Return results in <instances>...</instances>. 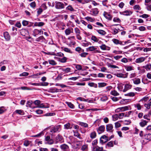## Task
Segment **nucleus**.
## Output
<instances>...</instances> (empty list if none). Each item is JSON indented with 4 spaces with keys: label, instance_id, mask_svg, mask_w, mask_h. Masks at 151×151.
<instances>
[{
    "label": "nucleus",
    "instance_id": "3c124183",
    "mask_svg": "<svg viewBox=\"0 0 151 151\" xmlns=\"http://www.w3.org/2000/svg\"><path fill=\"white\" fill-rule=\"evenodd\" d=\"M151 106V101H150L149 103L147 104H145V106L147 109H150V108Z\"/></svg>",
    "mask_w": 151,
    "mask_h": 151
},
{
    "label": "nucleus",
    "instance_id": "9b49d317",
    "mask_svg": "<svg viewBox=\"0 0 151 151\" xmlns=\"http://www.w3.org/2000/svg\"><path fill=\"white\" fill-rule=\"evenodd\" d=\"M132 13V12L129 10H126L123 12H120V14H121L127 16L131 15Z\"/></svg>",
    "mask_w": 151,
    "mask_h": 151
},
{
    "label": "nucleus",
    "instance_id": "2eb2a0df",
    "mask_svg": "<svg viewBox=\"0 0 151 151\" xmlns=\"http://www.w3.org/2000/svg\"><path fill=\"white\" fill-rule=\"evenodd\" d=\"M146 58L145 57H141L137 59L135 61L136 63H140L144 62Z\"/></svg>",
    "mask_w": 151,
    "mask_h": 151
},
{
    "label": "nucleus",
    "instance_id": "a19ab883",
    "mask_svg": "<svg viewBox=\"0 0 151 151\" xmlns=\"http://www.w3.org/2000/svg\"><path fill=\"white\" fill-rule=\"evenodd\" d=\"M48 61L50 64L52 65H55L57 64L53 60H49Z\"/></svg>",
    "mask_w": 151,
    "mask_h": 151
},
{
    "label": "nucleus",
    "instance_id": "37998d69",
    "mask_svg": "<svg viewBox=\"0 0 151 151\" xmlns=\"http://www.w3.org/2000/svg\"><path fill=\"white\" fill-rule=\"evenodd\" d=\"M74 135L75 137H76L77 138H79L80 139H82V138L81 137L80 134L78 132H75Z\"/></svg>",
    "mask_w": 151,
    "mask_h": 151
},
{
    "label": "nucleus",
    "instance_id": "864d4df0",
    "mask_svg": "<svg viewBox=\"0 0 151 151\" xmlns=\"http://www.w3.org/2000/svg\"><path fill=\"white\" fill-rule=\"evenodd\" d=\"M132 111H129L125 113L124 117H129L132 113Z\"/></svg>",
    "mask_w": 151,
    "mask_h": 151
},
{
    "label": "nucleus",
    "instance_id": "aec40b11",
    "mask_svg": "<svg viewBox=\"0 0 151 151\" xmlns=\"http://www.w3.org/2000/svg\"><path fill=\"white\" fill-rule=\"evenodd\" d=\"M132 80L133 81V83L134 84L138 85L141 83L140 79L139 78H135L132 79Z\"/></svg>",
    "mask_w": 151,
    "mask_h": 151
},
{
    "label": "nucleus",
    "instance_id": "a18cd8bd",
    "mask_svg": "<svg viewBox=\"0 0 151 151\" xmlns=\"http://www.w3.org/2000/svg\"><path fill=\"white\" fill-rule=\"evenodd\" d=\"M41 102L39 100H36L33 102V103L35 105H37V106H38Z\"/></svg>",
    "mask_w": 151,
    "mask_h": 151
},
{
    "label": "nucleus",
    "instance_id": "7c9ffc66",
    "mask_svg": "<svg viewBox=\"0 0 151 151\" xmlns=\"http://www.w3.org/2000/svg\"><path fill=\"white\" fill-rule=\"evenodd\" d=\"M98 87L99 88H101L106 86L107 85V83L104 82L99 83H98Z\"/></svg>",
    "mask_w": 151,
    "mask_h": 151
},
{
    "label": "nucleus",
    "instance_id": "c9c22d12",
    "mask_svg": "<svg viewBox=\"0 0 151 151\" xmlns=\"http://www.w3.org/2000/svg\"><path fill=\"white\" fill-rule=\"evenodd\" d=\"M66 103L68 105V106L70 108H74V106L71 103L68 102H66Z\"/></svg>",
    "mask_w": 151,
    "mask_h": 151
},
{
    "label": "nucleus",
    "instance_id": "b1692460",
    "mask_svg": "<svg viewBox=\"0 0 151 151\" xmlns=\"http://www.w3.org/2000/svg\"><path fill=\"white\" fill-rule=\"evenodd\" d=\"M90 136L92 139L95 138L96 136V132L93 131L91 132L90 135Z\"/></svg>",
    "mask_w": 151,
    "mask_h": 151
},
{
    "label": "nucleus",
    "instance_id": "f704fd0d",
    "mask_svg": "<svg viewBox=\"0 0 151 151\" xmlns=\"http://www.w3.org/2000/svg\"><path fill=\"white\" fill-rule=\"evenodd\" d=\"M81 150L83 151H88V146L87 145H84L82 146Z\"/></svg>",
    "mask_w": 151,
    "mask_h": 151
},
{
    "label": "nucleus",
    "instance_id": "dca6fc26",
    "mask_svg": "<svg viewBox=\"0 0 151 151\" xmlns=\"http://www.w3.org/2000/svg\"><path fill=\"white\" fill-rule=\"evenodd\" d=\"M103 150V147H100L98 146H93L92 151H101Z\"/></svg>",
    "mask_w": 151,
    "mask_h": 151
},
{
    "label": "nucleus",
    "instance_id": "ea45409f",
    "mask_svg": "<svg viewBox=\"0 0 151 151\" xmlns=\"http://www.w3.org/2000/svg\"><path fill=\"white\" fill-rule=\"evenodd\" d=\"M108 99V97L106 96H104L101 98V100L102 101H105Z\"/></svg>",
    "mask_w": 151,
    "mask_h": 151
},
{
    "label": "nucleus",
    "instance_id": "69168bd1",
    "mask_svg": "<svg viewBox=\"0 0 151 151\" xmlns=\"http://www.w3.org/2000/svg\"><path fill=\"white\" fill-rule=\"evenodd\" d=\"M30 142L29 141L26 140L24 142V145L26 147L28 146Z\"/></svg>",
    "mask_w": 151,
    "mask_h": 151
},
{
    "label": "nucleus",
    "instance_id": "c756f323",
    "mask_svg": "<svg viewBox=\"0 0 151 151\" xmlns=\"http://www.w3.org/2000/svg\"><path fill=\"white\" fill-rule=\"evenodd\" d=\"M111 94L115 96H117L119 95V93L115 90L112 91L110 92Z\"/></svg>",
    "mask_w": 151,
    "mask_h": 151
},
{
    "label": "nucleus",
    "instance_id": "8fccbe9b",
    "mask_svg": "<svg viewBox=\"0 0 151 151\" xmlns=\"http://www.w3.org/2000/svg\"><path fill=\"white\" fill-rule=\"evenodd\" d=\"M91 39L95 42H98L99 40V39L94 36H92L91 37Z\"/></svg>",
    "mask_w": 151,
    "mask_h": 151
},
{
    "label": "nucleus",
    "instance_id": "7ed1b4c3",
    "mask_svg": "<svg viewBox=\"0 0 151 151\" xmlns=\"http://www.w3.org/2000/svg\"><path fill=\"white\" fill-rule=\"evenodd\" d=\"M60 149L63 151H70L69 146L65 144H63L60 146Z\"/></svg>",
    "mask_w": 151,
    "mask_h": 151
},
{
    "label": "nucleus",
    "instance_id": "2f4dec72",
    "mask_svg": "<svg viewBox=\"0 0 151 151\" xmlns=\"http://www.w3.org/2000/svg\"><path fill=\"white\" fill-rule=\"evenodd\" d=\"M62 49H63L65 51V52L70 53H72V52L71 51V50L69 49L66 47H61Z\"/></svg>",
    "mask_w": 151,
    "mask_h": 151
},
{
    "label": "nucleus",
    "instance_id": "a878e982",
    "mask_svg": "<svg viewBox=\"0 0 151 151\" xmlns=\"http://www.w3.org/2000/svg\"><path fill=\"white\" fill-rule=\"evenodd\" d=\"M49 107V106H46L45 105L43 104H40L38 106H37L35 107V108H48Z\"/></svg>",
    "mask_w": 151,
    "mask_h": 151
},
{
    "label": "nucleus",
    "instance_id": "6e6d98bb",
    "mask_svg": "<svg viewBox=\"0 0 151 151\" xmlns=\"http://www.w3.org/2000/svg\"><path fill=\"white\" fill-rule=\"evenodd\" d=\"M119 122H121V121H119V122L115 123V128H118L121 127V125L120 124Z\"/></svg>",
    "mask_w": 151,
    "mask_h": 151
},
{
    "label": "nucleus",
    "instance_id": "6e6552de",
    "mask_svg": "<svg viewBox=\"0 0 151 151\" xmlns=\"http://www.w3.org/2000/svg\"><path fill=\"white\" fill-rule=\"evenodd\" d=\"M41 32H42V34L43 33V32L41 29L39 30L37 29H35L33 31L32 35L35 37H36L38 34H41Z\"/></svg>",
    "mask_w": 151,
    "mask_h": 151
},
{
    "label": "nucleus",
    "instance_id": "0eeeda50",
    "mask_svg": "<svg viewBox=\"0 0 151 151\" xmlns=\"http://www.w3.org/2000/svg\"><path fill=\"white\" fill-rule=\"evenodd\" d=\"M20 32L21 35L24 36H27L29 34L28 31L25 29H22L20 30Z\"/></svg>",
    "mask_w": 151,
    "mask_h": 151
},
{
    "label": "nucleus",
    "instance_id": "4be33fe9",
    "mask_svg": "<svg viewBox=\"0 0 151 151\" xmlns=\"http://www.w3.org/2000/svg\"><path fill=\"white\" fill-rule=\"evenodd\" d=\"M44 25V23L43 22H36L34 24V26L42 27Z\"/></svg>",
    "mask_w": 151,
    "mask_h": 151
},
{
    "label": "nucleus",
    "instance_id": "393cba45",
    "mask_svg": "<svg viewBox=\"0 0 151 151\" xmlns=\"http://www.w3.org/2000/svg\"><path fill=\"white\" fill-rule=\"evenodd\" d=\"M56 139L57 142H62L63 140L62 137L58 134L56 137Z\"/></svg>",
    "mask_w": 151,
    "mask_h": 151
},
{
    "label": "nucleus",
    "instance_id": "6ab92c4d",
    "mask_svg": "<svg viewBox=\"0 0 151 151\" xmlns=\"http://www.w3.org/2000/svg\"><path fill=\"white\" fill-rule=\"evenodd\" d=\"M144 139L148 141H150L151 140V134L150 133L145 134L144 135Z\"/></svg>",
    "mask_w": 151,
    "mask_h": 151
},
{
    "label": "nucleus",
    "instance_id": "4c0bfd02",
    "mask_svg": "<svg viewBox=\"0 0 151 151\" xmlns=\"http://www.w3.org/2000/svg\"><path fill=\"white\" fill-rule=\"evenodd\" d=\"M71 70V68H62V69L63 71L65 72L66 73L70 72Z\"/></svg>",
    "mask_w": 151,
    "mask_h": 151
},
{
    "label": "nucleus",
    "instance_id": "603ef678",
    "mask_svg": "<svg viewBox=\"0 0 151 151\" xmlns=\"http://www.w3.org/2000/svg\"><path fill=\"white\" fill-rule=\"evenodd\" d=\"M107 146L109 147H111L113 146V142L111 141L108 142L107 144Z\"/></svg>",
    "mask_w": 151,
    "mask_h": 151
},
{
    "label": "nucleus",
    "instance_id": "c03bdc74",
    "mask_svg": "<svg viewBox=\"0 0 151 151\" xmlns=\"http://www.w3.org/2000/svg\"><path fill=\"white\" fill-rule=\"evenodd\" d=\"M79 124L81 126H83L84 127H88V124L85 123L81 122H80Z\"/></svg>",
    "mask_w": 151,
    "mask_h": 151
},
{
    "label": "nucleus",
    "instance_id": "bb28decb",
    "mask_svg": "<svg viewBox=\"0 0 151 151\" xmlns=\"http://www.w3.org/2000/svg\"><path fill=\"white\" fill-rule=\"evenodd\" d=\"M143 68H145L147 71L150 70L151 69V64H147L145 65L144 66Z\"/></svg>",
    "mask_w": 151,
    "mask_h": 151
},
{
    "label": "nucleus",
    "instance_id": "c85d7f7f",
    "mask_svg": "<svg viewBox=\"0 0 151 151\" xmlns=\"http://www.w3.org/2000/svg\"><path fill=\"white\" fill-rule=\"evenodd\" d=\"M97 32L99 34L103 35H105L106 34V32L104 30H97Z\"/></svg>",
    "mask_w": 151,
    "mask_h": 151
},
{
    "label": "nucleus",
    "instance_id": "f257e3e1",
    "mask_svg": "<svg viewBox=\"0 0 151 151\" xmlns=\"http://www.w3.org/2000/svg\"><path fill=\"white\" fill-rule=\"evenodd\" d=\"M61 130L60 125H57L54 127L51 128L50 129V132L51 133H55L59 132Z\"/></svg>",
    "mask_w": 151,
    "mask_h": 151
},
{
    "label": "nucleus",
    "instance_id": "f3484780",
    "mask_svg": "<svg viewBox=\"0 0 151 151\" xmlns=\"http://www.w3.org/2000/svg\"><path fill=\"white\" fill-rule=\"evenodd\" d=\"M148 122V121L143 119H142L141 120V122L139 123V124L141 127H143L145 125H147Z\"/></svg>",
    "mask_w": 151,
    "mask_h": 151
},
{
    "label": "nucleus",
    "instance_id": "39448f33",
    "mask_svg": "<svg viewBox=\"0 0 151 151\" xmlns=\"http://www.w3.org/2000/svg\"><path fill=\"white\" fill-rule=\"evenodd\" d=\"M108 141V137L105 135H104L102 136L100 138V142L101 143H103L106 142Z\"/></svg>",
    "mask_w": 151,
    "mask_h": 151
},
{
    "label": "nucleus",
    "instance_id": "338daca9",
    "mask_svg": "<svg viewBox=\"0 0 151 151\" xmlns=\"http://www.w3.org/2000/svg\"><path fill=\"white\" fill-rule=\"evenodd\" d=\"M150 115L148 114L145 115L143 116L144 119H147L148 121H150V119L148 118L150 117Z\"/></svg>",
    "mask_w": 151,
    "mask_h": 151
},
{
    "label": "nucleus",
    "instance_id": "052dcab7",
    "mask_svg": "<svg viewBox=\"0 0 151 151\" xmlns=\"http://www.w3.org/2000/svg\"><path fill=\"white\" fill-rule=\"evenodd\" d=\"M123 84H119L118 86H117V88H118L119 90L120 91H122L123 89Z\"/></svg>",
    "mask_w": 151,
    "mask_h": 151
},
{
    "label": "nucleus",
    "instance_id": "f03ea898",
    "mask_svg": "<svg viewBox=\"0 0 151 151\" xmlns=\"http://www.w3.org/2000/svg\"><path fill=\"white\" fill-rule=\"evenodd\" d=\"M55 7L57 9H61L64 8V4L60 2H56Z\"/></svg>",
    "mask_w": 151,
    "mask_h": 151
},
{
    "label": "nucleus",
    "instance_id": "680f3d73",
    "mask_svg": "<svg viewBox=\"0 0 151 151\" xmlns=\"http://www.w3.org/2000/svg\"><path fill=\"white\" fill-rule=\"evenodd\" d=\"M111 98L112 101H118L120 99L119 98L113 96H111Z\"/></svg>",
    "mask_w": 151,
    "mask_h": 151
},
{
    "label": "nucleus",
    "instance_id": "f8f14e48",
    "mask_svg": "<svg viewBox=\"0 0 151 151\" xmlns=\"http://www.w3.org/2000/svg\"><path fill=\"white\" fill-rule=\"evenodd\" d=\"M132 86L129 83L126 84L124 85V88L123 89V91L125 92L128 90L130 89L132 87Z\"/></svg>",
    "mask_w": 151,
    "mask_h": 151
},
{
    "label": "nucleus",
    "instance_id": "49530a36",
    "mask_svg": "<svg viewBox=\"0 0 151 151\" xmlns=\"http://www.w3.org/2000/svg\"><path fill=\"white\" fill-rule=\"evenodd\" d=\"M74 31L76 35L78 34H80V30L78 28L76 27L75 28Z\"/></svg>",
    "mask_w": 151,
    "mask_h": 151
},
{
    "label": "nucleus",
    "instance_id": "bf43d9fd",
    "mask_svg": "<svg viewBox=\"0 0 151 151\" xmlns=\"http://www.w3.org/2000/svg\"><path fill=\"white\" fill-rule=\"evenodd\" d=\"M88 21H89L90 22H93L94 19H93L92 18L90 17H87L85 18Z\"/></svg>",
    "mask_w": 151,
    "mask_h": 151
},
{
    "label": "nucleus",
    "instance_id": "cd10ccee",
    "mask_svg": "<svg viewBox=\"0 0 151 151\" xmlns=\"http://www.w3.org/2000/svg\"><path fill=\"white\" fill-rule=\"evenodd\" d=\"M15 112L17 114L22 115L24 114V111L21 110H17L15 111Z\"/></svg>",
    "mask_w": 151,
    "mask_h": 151
},
{
    "label": "nucleus",
    "instance_id": "5701e85b",
    "mask_svg": "<svg viewBox=\"0 0 151 151\" xmlns=\"http://www.w3.org/2000/svg\"><path fill=\"white\" fill-rule=\"evenodd\" d=\"M32 104H33V101H27V106L32 108H35V107H33L32 106Z\"/></svg>",
    "mask_w": 151,
    "mask_h": 151
},
{
    "label": "nucleus",
    "instance_id": "5fc2aeb1",
    "mask_svg": "<svg viewBox=\"0 0 151 151\" xmlns=\"http://www.w3.org/2000/svg\"><path fill=\"white\" fill-rule=\"evenodd\" d=\"M65 32L66 35H68L70 34L71 30L70 29H65Z\"/></svg>",
    "mask_w": 151,
    "mask_h": 151
},
{
    "label": "nucleus",
    "instance_id": "0e129e2a",
    "mask_svg": "<svg viewBox=\"0 0 151 151\" xmlns=\"http://www.w3.org/2000/svg\"><path fill=\"white\" fill-rule=\"evenodd\" d=\"M8 61L6 60H4L0 63V66L5 64H6L8 63Z\"/></svg>",
    "mask_w": 151,
    "mask_h": 151
},
{
    "label": "nucleus",
    "instance_id": "412c9836",
    "mask_svg": "<svg viewBox=\"0 0 151 151\" xmlns=\"http://www.w3.org/2000/svg\"><path fill=\"white\" fill-rule=\"evenodd\" d=\"M64 128L66 129H71L72 128V125L69 123L65 124L64 125Z\"/></svg>",
    "mask_w": 151,
    "mask_h": 151
},
{
    "label": "nucleus",
    "instance_id": "473e14b6",
    "mask_svg": "<svg viewBox=\"0 0 151 151\" xmlns=\"http://www.w3.org/2000/svg\"><path fill=\"white\" fill-rule=\"evenodd\" d=\"M67 58L65 57H63L62 58H59V61L61 63H64L66 62Z\"/></svg>",
    "mask_w": 151,
    "mask_h": 151
},
{
    "label": "nucleus",
    "instance_id": "774afa93",
    "mask_svg": "<svg viewBox=\"0 0 151 151\" xmlns=\"http://www.w3.org/2000/svg\"><path fill=\"white\" fill-rule=\"evenodd\" d=\"M124 122H125L124 124L126 125L130 124L131 123V121L130 120H125Z\"/></svg>",
    "mask_w": 151,
    "mask_h": 151
},
{
    "label": "nucleus",
    "instance_id": "ddd939ff",
    "mask_svg": "<svg viewBox=\"0 0 151 151\" xmlns=\"http://www.w3.org/2000/svg\"><path fill=\"white\" fill-rule=\"evenodd\" d=\"M4 36L6 41H9L10 39V36L7 32L6 31L4 33Z\"/></svg>",
    "mask_w": 151,
    "mask_h": 151
},
{
    "label": "nucleus",
    "instance_id": "1a4fd4ad",
    "mask_svg": "<svg viewBox=\"0 0 151 151\" xmlns=\"http://www.w3.org/2000/svg\"><path fill=\"white\" fill-rule=\"evenodd\" d=\"M113 125L111 124H108L106 125V129L107 132H112L114 131L113 129Z\"/></svg>",
    "mask_w": 151,
    "mask_h": 151
},
{
    "label": "nucleus",
    "instance_id": "423d86ee",
    "mask_svg": "<svg viewBox=\"0 0 151 151\" xmlns=\"http://www.w3.org/2000/svg\"><path fill=\"white\" fill-rule=\"evenodd\" d=\"M37 42H44L46 43L47 42L46 40L44 38L43 36H41L35 39Z\"/></svg>",
    "mask_w": 151,
    "mask_h": 151
},
{
    "label": "nucleus",
    "instance_id": "13d9d810",
    "mask_svg": "<svg viewBox=\"0 0 151 151\" xmlns=\"http://www.w3.org/2000/svg\"><path fill=\"white\" fill-rule=\"evenodd\" d=\"M29 73L26 72H23L21 74H20V76H26L29 75Z\"/></svg>",
    "mask_w": 151,
    "mask_h": 151
},
{
    "label": "nucleus",
    "instance_id": "20e7f679",
    "mask_svg": "<svg viewBox=\"0 0 151 151\" xmlns=\"http://www.w3.org/2000/svg\"><path fill=\"white\" fill-rule=\"evenodd\" d=\"M87 50L90 51H93V53L99 52V51L97 47L94 46L90 47L87 48Z\"/></svg>",
    "mask_w": 151,
    "mask_h": 151
},
{
    "label": "nucleus",
    "instance_id": "e2e57ef3",
    "mask_svg": "<svg viewBox=\"0 0 151 151\" xmlns=\"http://www.w3.org/2000/svg\"><path fill=\"white\" fill-rule=\"evenodd\" d=\"M88 53L87 52H83L79 54V55L82 57H86V56L88 55Z\"/></svg>",
    "mask_w": 151,
    "mask_h": 151
},
{
    "label": "nucleus",
    "instance_id": "79ce46f5",
    "mask_svg": "<svg viewBox=\"0 0 151 151\" xmlns=\"http://www.w3.org/2000/svg\"><path fill=\"white\" fill-rule=\"evenodd\" d=\"M120 109L122 111H125L128 110L129 109L128 107L127 106L122 107L120 108Z\"/></svg>",
    "mask_w": 151,
    "mask_h": 151
},
{
    "label": "nucleus",
    "instance_id": "72a5a7b5",
    "mask_svg": "<svg viewBox=\"0 0 151 151\" xmlns=\"http://www.w3.org/2000/svg\"><path fill=\"white\" fill-rule=\"evenodd\" d=\"M112 117L113 118V120L114 121H115L118 119L119 118L118 114H116L114 115H112Z\"/></svg>",
    "mask_w": 151,
    "mask_h": 151
},
{
    "label": "nucleus",
    "instance_id": "09e8293b",
    "mask_svg": "<svg viewBox=\"0 0 151 151\" xmlns=\"http://www.w3.org/2000/svg\"><path fill=\"white\" fill-rule=\"evenodd\" d=\"M29 23V22L25 20H24L22 22V24L24 26H27Z\"/></svg>",
    "mask_w": 151,
    "mask_h": 151
},
{
    "label": "nucleus",
    "instance_id": "9d476101",
    "mask_svg": "<svg viewBox=\"0 0 151 151\" xmlns=\"http://www.w3.org/2000/svg\"><path fill=\"white\" fill-rule=\"evenodd\" d=\"M112 41V42L116 45L119 44L121 45H124L126 43L124 42V44H123V42L120 41L116 39H113Z\"/></svg>",
    "mask_w": 151,
    "mask_h": 151
},
{
    "label": "nucleus",
    "instance_id": "4d7b16f0",
    "mask_svg": "<svg viewBox=\"0 0 151 151\" xmlns=\"http://www.w3.org/2000/svg\"><path fill=\"white\" fill-rule=\"evenodd\" d=\"M124 114L125 113H119L118 114L119 118L120 119H122L123 117L124 116Z\"/></svg>",
    "mask_w": 151,
    "mask_h": 151
},
{
    "label": "nucleus",
    "instance_id": "4468645a",
    "mask_svg": "<svg viewBox=\"0 0 151 151\" xmlns=\"http://www.w3.org/2000/svg\"><path fill=\"white\" fill-rule=\"evenodd\" d=\"M105 130V127L104 125L100 126L97 129V131L99 134L104 132Z\"/></svg>",
    "mask_w": 151,
    "mask_h": 151
},
{
    "label": "nucleus",
    "instance_id": "58836bf2",
    "mask_svg": "<svg viewBox=\"0 0 151 151\" xmlns=\"http://www.w3.org/2000/svg\"><path fill=\"white\" fill-rule=\"evenodd\" d=\"M125 68L127 71H130L134 70L133 67L132 66H126Z\"/></svg>",
    "mask_w": 151,
    "mask_h": 151
},
{
    "label": "nucleus",
    "instance_id": "de8ad7c7",
    "mask_svg": "<svg viewBox=\"0 0 151 151\" xmlns=\"http://www.w3.org/2000/svg\"><path fill=\"white\" fill-rule=\"evenodd\" d=\"M44 134V132L43 131H42L39 134L32 136L33 137H38L41 136L42 135H43Z\"/></svg>",
    "mask_w": 151,
    "mask_h": 151
},
{
    "label": "nucleus",
    "instance_id": "e433bc0d",
    "mask_svg": "<svg viewBox=\"0 0 151 151\" xmlns=\"http://www.w3.org/2000/svg\"><path fill=\"white\" fill-rule=\"evenodd\" d=\"M104 16L106 19L109 20H111L112 19V17L109 14H106L104 15Z\"/></svg>",
    "mask_w": 151,
    "mask_h": 151
},
{
    "label": "nucleus",
    "instance_id": "a211bd4d",
    "mask_svg": "<svg viewBox=\"0 0 151 151\" xmlns=\"http://www.w3.org/2000/svg\"><path fill=\"white\" fill-rule=\"evenodd\" d=\"M65 9L66 10L70 11L71 12H74L75 11V10L71 5H68L66 8Z\"/></svg>",
    "mask_w": 151,
    "mask_h": 151
}]
</instances>
